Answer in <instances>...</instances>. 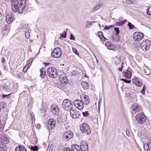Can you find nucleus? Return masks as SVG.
<instances>
[{
    "instance_id": "nucleus-6",
    "label": "nucleus",
    "mask_w": 151,
    "mask_h": 151,
    "mask_svg": "<svg viewBox=\"0 0 151 151\" xmlns=\"http://www.w3.org/2000/svg\"><path fill=\"white\" fill-rule=\"evenodd\" d=\"M137 121L140 124H143L146 120V117L144 113L137 114L136 116Z\"/></svg>"
},
{
    "instance_id": "nucleus-37",
    "label": "nucleus",
    "mask_w": 151,
    "mask_h": 151,
    "mask_svg": "<svg viewBox=\"0 0 151 151\" xmlns=\"http://www.w3.org/2000/svg\"><path fill=\"white\" fill-rule=\"evenodd\" d=\"M0 150L1 151H6L7 147L5 145L1 144H0Z\"/></svg>"
},
{
    "instance_id": "nucleus-34",
    "label": "nucleus",
    "mask_w": 151,
    "mask_h": 151,
    "mask_svg": "<svg viewBox=\"0 0 151 151\" xmlns=\"http://www.w3.org/2000/svg\"><path fill=\"white\" fill-rule=\"evenodd\" d=\"M19 86V84L17 83H16L14 84L12 88V87L13 93H15L17 91Z\"/></svg>"
},
{
    "instance_id": "nucleus-31",
    "label": "nucleus",
    "mask_w": 151,
    "mask_h": 151,
    "mask_svg": "<svg viewBox=\"0 0 151 151\" xmlns=\"http://www.w3.org/2000/svg\"><path fill=\"white\" fill-rule=\"evenodd\" d=\"M121 60V58L117 56L116 57H115L113 59V61L114 62V64L115 65H118L120 63Z\"/></svg>"
},
{
    "instance_id": "nucleus-29",
    "label": "nucleus",
    "mask_w": 151,
    "mask_h": 151,
    "mask_svg": "<svg viewBox=\"0 0 151 151\" xmlns=\"http://www.w3.org/2000/svg\"><path fill=\"white\" fill-rule=\"evenodd\" d=\"M15 151H27V150L24 146L19 145L16 147Z\"/></svg>"
},
{
    "instance_id": "nucleus-44",
    "label": "nucleus",
    "mask_w": 151,
    "mask_h": 151,
    "mask_svg": "<svg viewBox=\"0 0 151 151\" xmlns=\"http://www.w3.org/2000/svg\"><path fill=\"white\" fill-rule=\"evenodd\" d=\"M124 24V22L120 21L116 22L115 23V25L117 26H121Z\"/></svg>"
},
{
    "instance_id": "nucleus-24",
    "label": "nucleus",
    "mask_w": 151,
    "mask_h": 151,
    "mask_svg": "<svg viewBox=\"0 0 151 151\" xmlns=\"http://www.w3.org/2000/svg\"><path fill=\"white\" fill-rule=\"evenodd\" d=\"M132 109L133 111L135 112H137L141 110V107L139 105H138L136 104H134L132 105Z\"/></svg>"
},
{
    "instance_id": "nucleus-16",
    "label": "nucleus",
    "mask_w": 151,
    "mask_h": 151,
    "mask_svg": "<svg viewBox=\"0 0 151 151\" xmlns=\"http://www.w3.org/2000/svg\"><path fill=\"white\" fill-rule=\"evenodd\" d=\"M59 77L60 81L63 85H65L68 83V80L67 77L64 74H60Z\"/></svg>"
},
{
    "instance_id": "nucleus-11",
    "label": "nucleus",
    "mask_w": 151,
    "mask_h": 151,
    "mask_svg": "<svg viewBox=\"0 0 151 151\" xmlns=\"http://www.w3.org/2000/svg\"><path fill=\"white\" fill-rule=\"evenodd\" d=\"M144 37V35L143 33L138 32H134L133 35V38L137 41H138L142 40Z\"/></svg>"
},
{
    "instance_id": "nucleus-39",
    "label": "nucleus",
    "mask_w": 151,
    "mask_h": 151,
    "mask_svg": "<svg viewBox=\"0 0 151 151\" xmlns=\"http://www.w3.org/2000/svg\"><path fill=\"white\" fill-rule=\"evenodd\" d=\"M68 30V29H66V31H64V32L63 33V35L62 34H60V37L59 38L60 39L62 37H63V38H65L66 37L67 35V32H66Z\"/></svg>"
},
{
    "instance_id": "nucleus-48",
    "label": "nucleus",
    "mask_w": 151,
    "mask_h": 151,
    "mask_svg": "<svg viewBox=\"0 0 151 151\" xmlns=\"http://www.w3.org/2000/svg\"><path fill=\"white\" fill-rule=\"evenodd\" d=\"M31 117L32 119V122L33 123L35 122V118L34 114L33 113L31 114Z\"/></svg>"
},
{
    "instance_id": "nucleus-8",
    "label": "nucleus",
    "mask_w": 151,
    "mask_h": 151,
    "mask_svg": "<svg viewBox=\"0 0 151 151\" xmlns=\"http://www.w3.org/2000/svg\"><path fill=\"white\" fill-rule=\"evenodd\" d=\"M56 121L53 119H51L47 122L46 127L48 130H51L54 128L55 126Z\"/></svg>"
},
{
    "instance_id": "nucleus-23",
    "label": "nucleus",
    "mask_w": 151,
    "mask_h": 151,
    "mask_svg": "<svg viewBox=\"0 0 151 151\" xmlns=\"http://www.w3.org/2000/svg\"><path fill=\"white\" fill-rule=\"evenodd\" d=\"M143 148L146 151H150L151 148V140H149L148 142L145 143L143 145Z\"/></svg>"
},
{
    "instance_id": "nucleus-42",
    "label": "nucleus",
    "mask_w": 151,
    "mask_h": 151,
    "mask_svg": "<svg viewBox=\"0 0 151 151\" xmlns=\"http://www.w3.org/2000/svg\"><path fill=\"white\" fill-rule=\"evenodd\" d=\"M146 88V87L145 86V85H143L142 89L141 91V93H142L143 95H145Z\"/></svg>"
},
{
    "instance_id": "nucleus-10",
    "label": "nucleus",
    "mask_w": 151,
    "mask_h": 151,
    "mask_svg": "<svg viewBox=\"0 0 151 151\" xmlns=\"http://www.w3.org/2000/svg\"><path fill=\"white\" fill-rule=\"evenodd\" d=\"M73 134L71 131H68L65 132L63 137V139L65 141H68L73 137Z\"/></svg>"
},
{
    "instance_id": "nucleus-32",
    "label": "nucleus",
    "mask_w": 151,
    "mask_h": 151,
    "mask_svg": "<svg viewBox=\"0 0 151 151\" xmlns=\"http://www.w3.org/2000/svg\"><path fill=\"white\" fill-rule=\"evenodd\" d=\"M99 37L100 38L102 41H105L106 40V38H105L103 35V34L101 32H98L97 33Z\"/></svg>"
},
{
    "instance_id": "nucleus-3",
    "label": "nucleus",
    "mask_w": 151,
    "mask_h": 151,
    "mask_svg": "<svg viewBox=\"0 0 151 151\" xmlns=\"http://www.w3.org/2000/svg\"><path fill=\"white\" fill-rule=\"evenodd\" d=\"M47 73L50 77L52 78H55L58 76L57 70L52 67H50L47 69Z\"/></svg>"
},
{
    "instance_id": "nucleus-46",
    "label": "nucleus",
    "mask_w": 151,
    "mask_h": 151,
    "mask_svg": "<svg viewBox=\"0 0 151 151\" xmlns=\"http://www.w3.org/2000/svg\"><path fill=\"white\" fill-rule=\"evenodd\" d=\"M114 26L113 25H111L108 26H105L104 28V29L106 30H108L110 29L111 28H113Z\"/></svg>"
},
{
    "instance_id": "nucleus-62",
    "label": "nucleus",
    "mask_w": 151,
    "mask_h": 151,
    "mask_svg": "<svg viewBox=\"0 0 151 151\" xmlns=\"http://www.w3.org/2000/svg\"><path fill=\"white\" fill-rule=\"evenodd\" d=\"M96 11L95 9H94V7L91 10V12H94V11Z\"/></svg>"
},
{
    "instance_id": "nucleus-38",
    "label": "nucleus",
    "mask_w": 151,
    "mask_h": 151,
    "mask_svg": "<svg viewBox=\"0 0 151 151\" xmlns=\"http://www.w3.org/2000/svg\"><path fill=\"white\" fill-rule=\"evenodd\" d=\"M72 148L73 151H74V149H76L77 148L80 149V147L77 144H73L72 145Z\"/></svg>"
},
{
    "instance_id": "nucleus-60",
    "label": "nucleus",
    "mask_w": 151,
    "mask_h": 151,
    "mask_svg": "<svg viewBox=\"0 0 151 151\" xmlns=\"http://www.w3.org/2000/svg\"><path fill=\"white\" fill-rule=\"evenodd\" d=\"M123 68H122V67H120L118 69V70L119 71H122V70H123Z\"/></svg>"
},
{
    "instance_id": "nucleus-33",
    "label": "nucleus",
    "mask_w": 151,
    "mask_h": 151,
    "mask_svg": "<svg viewBox=\"0 0 151 151\" xmlns=\"http://www.w3.org/2000/svg\"><path fill=\"white\" fill-rule=\"evenodd\" d=\"M81 84L82 87L84 89L86 90L89 88V85L88 82H82Z\"/></svg>"
},
{
    "instance_id": "nucleus-15",
    "label": "nucleus",
    "mask_w": 151,
    "mask_h": 151,
    "mask_svg": "<svg viewBox=\"0 0 151 151\" xmlns=\"http://www.w3.org/2000/svg\"><path fill=\"white\" fill-rule=\"evenodd\" d=\"M80 99L83 104H84L86 105L88 104L89 103V98L88 96L86 95L81 96Z\"/></svg>"
},
{
    "instance_id": "nucleus-52",
    "label": "nucleus",
    "mask_w": 151,
    "mask_h": 151,
    "mask_svg": "<svg viewBox=\"0 0 151 151\" xmlns=\"http://www.w3.org/2000/svg\"><path fill=\"white\" fill-rule=\"evenodd\" d=\"M29 101L30 104L32 105L34 103V99H33L32 98V97H31L29 98Z\"/></svg>"
},
{
    "instance_id": "nucleus-64",
    "label": "nucleus",
    "mask_w": 151,
    "mask_h": 151,
    "mask_svg": "<svg viewBox=\"0 0 151 151\" xmlns=\"http://www.w3.org/2000/svg\"><path fill=\"white\" fill-rule=\"evenodd\" d=\"M125 22H128V21L126 19H125L123 21H122V22H124V24L125 23Z\"/></svg>"
},
{
    "instance_id": "nucleus-22",
    "label": "nucleus",
    "mask_w": 151,
    "mask_h": 151,
    "mask_svg": "<svg viewBox=\"0 0 151 151\" xmlns=\"http://www.w3.org/2000/svg\"><path fill=\"white\" fill-rule=\"evenodd\" d=\"M0 142L6 144L9 142V140L8 138L5 135L0 134Z\"/></svg>"
},
{
    "instance_id": "nucleus-55",
    "label": "nucleus",
    "mask_w": 151,
    "mask_h": 151,
    "mask_svg": "<svg viewBox=\"0 0 151 151\" xmlns=\"http://www.w3.org/2000/svg\"><path fill=\"white\" fill-rule=\"evenodd\" d=\"M126 2L128 4L132 3V0H126Z\"/></svg>"
},
{
    "instance_id": "nucleus-4",
    "label": "nucleus",
    "mask_w": 151,
    "mask_h": 151,
    "mask_svg": "<svg viewBox=\"0 0 151 151\" xmlns=\"http://www.w3.org/2000/svg\"><path fill=\"white\" fill-rule=\"evenodd\" d=\"M72 104L70 101L68 99H65L62 103V107L65 110H69L72 108Z\"/></svg>"
},
{
    "instance_id": "nucleus-49",
    "label": "nucleus",
    "mask_w": 151,
    "mask_h": 151,
    "mask_svg": "<svg viewBox=\"0 0 151 151\" xmlns=\"http://www.w3.org/2000/svg\"><path fill=\"white\" fill-rule=\"evenodd\" d=\"M114 29L116 32V35H119V28L118 27H115Z\"/></svg>"
},
{
    "instance_id": "nucleus-9",
    "label": "nucleus",
    "mask_w": 151,
    "mask_h": 151,
    "mask_svg": "<svg viewBox=\"0 0 151 151\" xmlns=\"http://www.w3.org/2000/svg\"><path fill=\"white\" fill-rule=\"evenodd\" d=\"M70 114L71 116L74 119H77L80 116V112L74 108H72L70 110Z\"/></svg>"
},
{
    "instance_id": "nucleus-51",
    "label": "nucleus",
    "mask_w": 151,
    "mask_h": 151,
    "mask_svg": "<svg viewBox=\"0 0 151 151\" xmlns=\"http://www.w3.org/2000/svg\"><path fill=\"white\" fill-rule=\"evenodd\" d=\"M70 39L72 40H75V38L74 35L72 33H70Z\"/></svg>"
},
{
    "instance_id": "nucleus-58",
    "label": "nucleus",
    "mask_w": 151,
    "mask_h": 151,
    "mask_svg": "<svg viewBox=\"0 0 151 151\" xmlns=\"http://www.w3.org/2000/svg\"><path fill=\"white\" fill-rule=\"evenodd\" d=\"M43 64L45 65V66H47V65H50V63L46 62H44Z\"/></svg>"
},
{
    "instance_id": "nucleus-43",
    "label": "nucleus",
    "mask_w": 151,
    "mask_h": 151,
    "mask_svg": "<svg viewBox=\"0 0 151 151\" xmlns=\"http://www.w3.org/2000/svg\"><path fill=\"white\" fill-rule=\"evenodd\" d=\"M120 81H122L127 83H130L131 82V80H128L124 78H122L120 79Z\"/></svg>"
},
{
    "instance_id": "nucleus-12",
    "label": "nucleus",
    "mask_w": 151,
    "mask_h": 151,
    "mask_svg": "<svg viewBox=\"0 0 151 151\" xmlns=\"http://www.w3.org/2000/svg\"><path fill=\"white\" fill-rule=\"evenodd\" d=\"M51 111L54 115H58L59 113V108L58 106L55 104L52 105L50 106Z\"/></svg>"
},
{
    "instance_id": "nucleus-53",
    "label": "nucleus",
    "mask_w": 151,
    "mask_h": 151,
    "mask_svg": "<svg viewBox=\"0 0 151 151\" xmlns=\"http://www.w3.org/2000/svg\"><path fill=\"white\" fill-rule=\"evenodd\" d=\"M63 151H73L70 148H64Z\"/></svg>"
},
{
    "instance_id": "nucleus-1",
    "label": "nucleus",
    "mask_w": 151,
    "mask_h": 151,
    "mask_svg": "<svg viewBox=\"0 0 151 151\" xmlns=\"http://www.w3.org/2000/svg\"><path fill=\"white\" fill-rule=\"evenodd\" d=\"M26 0H12L11 2L12 9L15 12L21 14L23 12L24 4Z\"/></svg>"
},
{
    "instance_id": "nucleus-50",
    "label": "nucleus",
    "mask_w": 151,
    "mask_h": 151,
    "mask_svg": "<svg viewBox=\"0 0 151 151\" xmlns=\"http://www.w3.org/2000/svg\"><path fill=\"white\" fill-rule=\"evenodd\" d=\"M73 52L77 55H78L79 54L77 51V50L75 48H73L72 49Z\"/></svg>"
},
{
    "instance_id": "nucleus-59",
    "label": "nucleus",
    "mask_w": 151,
    "mask_h": 151,
    "mask_svg": "<svg viewBox=\"0 0 151 151\" xmlns=\"http://www.w3.org/2000/svg\"><path fill=\"white\" fill-rule=\"evenodd\" d=\"M47 151H52V149L50 148V147L49 146L47 148Z\"/></svg>"
},
{
    "instance_id": "nucleus-54",
    "label": "nucleus",
    "mask_w": 151,
    "mask_h": 151,
    "mask_svg": "<svg viewBox=\"0 0 151 151\" xmlns=\"http://www.w3.org/2000/svg\"><path fill=\"white\" fill-rule=\"evenodd\" d=\"M71 75L72 76H75L76 74V72L75 70H73L71 72Z\"/></svg>"
},
{
    "instance_id": "nucleus-26",
    "label": "nucleus",
    "mask_w": 151,
    "mask_h": 151,
    "mask_svg": "<svg viewBox=\"0 0 151 151\" xmlns=\"http://www.w3.org/2000/svg\"><path fill=\"white\" fill-rule=\"evenodd\" d=\"M34 59H30L27 62V65H26L24 68L23 69V71L24 72H26L30 66L31 65Z\"/></svg>"
},
{
    "instance_id": "nucleus-7",
    "label": "nucleus",
    "mask_w": 151,
    "mask_h": 151,
    "mask_svg": "<svg viewBox=\"0 0 151 151\" xmlns=\"http://www.w3.org/2000/svg\"><path fill=\"white\" fill-rule=\"evenodd\" d=\"M62 53L61 48L59 47H56L51 52V55L54 58H59Z\"/></svg>"
},
{
    "instance_id": "nucleus-40",
    "label": "nucleus",
    "mask_w": 151,
    "mask_h": 151,
    "mask_svg": "<svg viewBox=\"0 0 151 151\" xmlns=\"http://www.w3.org/2000/svg\"><path fill=\"white\" fill-rule=\"evenodd\" d=\"M127 26H128L129 29H133L134 27V26L130 22H128Z\"/></svg>"
},
{
    "instance_id": "nucleus-19",
    "label": "nucleus",
    "mask_w": 151,
    "mask_h": 151,
    "mask_svg": "<svg viewBox=\"0 0 151 151\" xmlns=\"http://www.w3.org/2000/svg\"><path fill=\"white\" fill-rule=\"evenodd\" d=\"M105 46L108 49L110 50H114L116 48L115 45L111 42H106L105 43Z\"/></svg>"
},
{
    "instance_id": "nucleus-57",
    "label": "nucleus",
    "mask_w": 151,
    "mask_h": 151,
    "mask_svg": "<svg viewBox=\"0 0 151 151\" xmlns=\"http://www.w3.org/2000/svg\"><path fill=\"white\" fill-rule=\"evenodd\" d=\"M149 7H148V8L147 9V14L148 15H150V13L149 12Z\"/></svg>"
},
{
    "instance_id": "nucleus-20",
    "label": "nucleus",
    "mask_w": 151,
    "mask_h": 151,
    "mask_svg": "<svg viewBox=\"0 0 151 151\" xmlns=\"http://www.w3.org/2000/svg\"><path fill=\"white\" fill-rule=\"evenodd\" d=\"M12 87V86L9 84H5L3 86V88L6 92L10 93V94H12L13 93Z\"/></svg>"
},
{
    "instance_id": "nucleus-36",
    "label": "nucleus",
    "mask_w": 151,
    "mask_h": 151,
    "mask_svg": "<svg viewBox=\"0 0 151 151\" xmlns=\"http://www.w3.org/2000/svg\"><path fill=\"white\" fill-rule=\"evenodd\" d=\"M29 147L32 151H37L38 150V147L36 146H29Z\"/></svg>"
},
{
    "instance_id": "nucleus-30",
    "label": "nucleus",
    "mask_w": 151,
    "mask_h": 151,
    "mask_svg": "<svg viewBox=\"0 0 151 151\" xmlns=\"http://www.w3.org/2000/svg\"><path fill=\"white\" fill-rule=\"evenodd\" d=\"M44 68H42L40 69V76L42 78H43L46 76V72L44 71Z\"/></svg>"
},
{
    "instance_id": "nucleus-41",
    "label": "nucleus",
    "mask_w": 151,
    "mask_h": 151,
    "mask_svg": "<svg viewBox=\"0 0 151 151\" xmlns=\"http://www.w3.org/2000/svg\"><path fill=\"white\" fill-rule=\"evenodd\" d=\"M101 6L102 4H96L94 6V9H95L96 10H97L99 9Z\"/></svg>"
},
{
    "instance_id": "nucleus-18",
    "label": "nucleus",
    "mask_w": 151,
    "mask_h": 151,
    "mask_svg": "<svg viewBox=\"0 0 151 151\" xmlns=\"http://www.w3.org/2000/svg\"><path fill=\"white\" fill-rule=\"evenodd\" d=\"M80 149L81 151H88V147L86 142L82 141L80 144Z\"/></svg>"
},
{
    "instance_id": "nucleus-17",
    "label": "nucleus",
    "mask_w": 151,
    "mask_h": 151,
    "mask_svg": "<svg viewBox=\"0 0 151 151\" xmlns=\"http://www.w3.org/2000/svg\"><path fill=\"white\" fill-rule=\"evenodd\" d=\"M14 19V17L12 13L10 12L7 13L6 17V20L7 23H11Z\"/></svg>"
},
{
    "instance_id": "nucleus-56",
    "label": "nucleus",
    "mask_w": 151,
    "mask_h": 151,
    "mask_svg": "<svg viewBox=\"0 0 151 151\" xmlns=\"http://www.w3.org/2000/svg\"><path fill=\"white\" fill-rule=\"evenodd\" d=\"M9 94H7L6 95H3V96H5V97H6V98H9V97L10 95L11 94H10V93H9Z\"/></svg>"
},
{
    "instance_id": "nucleus-45",
    "label": "nucleus",
    "mask_w": 151,
    "mask_h": 151,
    "mask_svg": "<svg viewBox=\"0 0 151 151\" xmlns=\"http://www.w3.org/2000/svg\"><path fill=\"white\" fill-rule=\"evenodd\" d=\"M83 116L85 117H87L88 116L89 114L88 111H86L84 112H82Z\"/></svg>"
},
{
    "instance_id": "nucleus-63",
    "label": "nucleus",
    "mask_w": 151,
    "mask_h": 151,
    "mask_svg": "<svg viewBox=\"0 0 151 151\" xmlns=\"http://www.w3.org/2000/svg\"><path fill=\"white\" fill-rule=\"evenodd\" d=\"M80 149H81L77 148L76 149H74V151H81V150H80Z\"/></svg>"
},
{
    "instance_id": "nucleus-61",
    "label": "nucleus",
    "mask_w": 151,
    "mask_h": 151,
    "mask_svg": "<svg viewBox=\"0 0 151 151\" xmlns=\"http://www.w3.org/2000/svg\"><path fill=\"white\" fill-rule=\"evenodd\" d=\"M2 62L3 63H4L5 62V59L4 58H2Z\"/></svg>"
},
{
    "instance_id": "nucleus-21",
    "label": "nucleus",
    "mask_w": 151,
    "mask_h": 151,
    "mask_svg": "<svg viewBox=\"0 0 151 151\" xmlns=\"http://www.w3.org/2000/svg\"><path fill=\"white\" fill-rule=\"evenodd\" d=\"M132 81L136 86H137L141 87L142 85V81L136 77L135 78L133 79Z\"/></svg>"
},
{
    "instance_id": "nucleus-27",
    "label": "nucleus",
    "mask_w": 151,
    "mask_h": 151,
    "mask_svg": "<svg viewBox=\"0 0 151 151\" xmlns=\"http://www.w3.org/2000/svg\"><path fill=\"white\" fill-rule=\"evenodd\" d=\"M67 118L65 116L59 115L57 118V120L60 124H62L66 120Z\"/></svg>"
},
{
    "instance_id": "nucleus-28",
    "label": "nucleus",
    "mask_w": 151,
    "mask_h": 151,
    "mask_svg": "<svg viewBox=\"0 0 151 151\" xmlns=\"http://www.w3.org/2000/svg\"><path fill=\"white\" fill-rule=\"evenodd\" d=\"M27 0H26V1L25 3L24 4V6H23L24 7H23V8L22 9V10L23 12L24 11L26 13H28L30 12L32 9L30 7L27 5Z\"/></svg>"
},
{
    "instance_id": "nucleus-47",
    "label": "nucleus",
    "mask_w": 151,
    "mask_h": 151,
    "mask_svg": "<svg viewBox=\"0 0 151 151\" xmlns=\"http://www.w3.org/2000/svg\"><path fill=\"white\" fill-rule=\"evenodd\" d=\"M80 100L76 99L75 100L73 101V104L75 106V107H76L77 105L80 102Z\"/></svg>"
},
{
    "instance_id": "nucleus-25",
    "label": "nucleus",
    "mask_w": 151,
    "mask_h": 151,
    "mask_svg": "<svg viewBox=\"0 0 151 151\" xmlns=\"http://www.w3.org/2000/svg\"><path fill=\"white\" fill-rule=\"evenodd\" d=\"M123 77L128 79H130L132 77V73L130 71L125 70L122 72Z\"/></svg>"
},
{
    "instance_id": "nucleus-35",
    "label": "nucleus",
    "mask_w": 151,
    "mask_h": 151,
    "mask_svg": "<svg viewBox=\"0 0 151 151\" xmlns=\"http://www.w3.org/2000/svg\"><path fill=\"white\" fill-rule=\"evenodd\" d=\"M77 105L76 107L78 108V109L80 110H82L83 108V104L81 101V99L80 101V102H79Z\"/></svg>"
},
{
    "instance_id": "nucleus-2",
    "label": "nucleus",
    "mask_w": 151,
    "mask_h": 151,
    "mask_svg": "<svg viewBox=\"0 0 151 151\" xmlns=\"http://www.w3.org/2000/svg\"><path fill=\"white\" fill-rule=\"evenodd\" d=\"M80 130L82 133L85 134L86 135H89L91 131L89 125L86 123H83L80 126Z\"/></svg>"
},
{
    "instance_id": "nucleus-14",
    "label": "nucleus",
    "mask_w": 151,
    "mask_h": 151,
    "mask_svg": "<svg viewBox=\"0 0 151 151\" xmlns=\"http://www.w3.org/2000/svg\"><path fill=\"white\" fill-rule=\"evenodd\" d=\"M22 29L25 30V35L26 38L27 39L29 38L30 36V31L28 25H24L22 27Z\"/></svg>"
},
{
    "instance_id": "nucleus-5",
    "label": "nucleus",
    "mask_w": 151,
    "mask_h": 151,
    "mask_svg": "<svg viewBox=\"0 0 151 151\" xmlns=\"http://www.w3.org/2000/svg\"><path fill=\"white\" fill-rule=\"evenodd\" d=\"M150 45V42L149 40H144L141 43L140 47L143 50L147 51L149 50Z\"/></svg>"
},
{
    "instance_id": "nucleus-13",
    "label": "nucleus",
    "mask_w": 151,
    "mask_h": 151,
    "mask_svg": "<svg viewBox=\"0 0 151 151\" xmlns=\"http://www.w3.org/2000/svg\"><path fill=\"white\" fill-rule=\"evenodd\" d=\"M10 30L9 26L6 25L3 27L2 29L1 35L4 37L6 36Z\"/></svg>"
}]
</instances>
